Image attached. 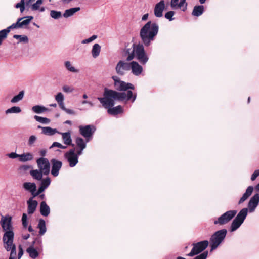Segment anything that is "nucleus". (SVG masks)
I'll list each match as a JSON object with an SVG mask.
<instances>
[{
	"instance_id": "obj_1",
	"label": "nucleus",
	"mask_w": 259,
	"mask_h": 259,
	"mask_svg": "<svg viewBox=\"0 0 259 259\" xmlns=\"http://www.w3.org/2000/svg\"><path fill=\"white\" fill-rule=\"evenodd\" d=\"M137 97L136 93L133 94L132 91L128 90L127 92H118L114 90L105 88L103 93V97H98L97 99L100 101L103 107L105 108L112 107L116 100L127 101L132 100L134 102Z\"/></svg>"
},
{
	"instance_id": "obj_2",
	"label": "nucleus",
	"mask_w": 259,
	"mask_h": 259,
	"mask_svg": "<svg viewBox=\"0 0 259 259\" xmlns=\"http://www.w3.org/2000/svg\"><path fill=\"white\" fill-rule=\"evenodd\" d=\"M12 218L9 215L2 217L1 220V224L5 233L3 237L4 247L6 250H12L11 256L15 255V246L13 243L14 234L12 230L11 224Z\"/></svg>"
},
{
	"instance_id": "obj_3",
	"label": "nucleus",
	"mask_w": 259,
	"mask_h": 259,
	"mask_svg": "<svg viewBox=\"0 0 259 259\" xmlns=\"http://www.w3.org/2000/svg\"><path fill=\"white\" fill-rule=\"evenodd\" d=\"M159 30L158 25L155 23L148 21L141 29L140 38L145 46H149L154 40Z\"/></svg>"
},
{
	"instance_id": "obj_4",
	"label": "nucleus",
	"mask_w": 259,
	"mask_h": 259,
	"mask_svg": "<svg viewBox=\"0 0 259 259\" xmlns=\"http://www.w3.org/2000/svg\"><path fill=\"white\" fill-rule=\"evenodd\" d=\"M125 53L127 55V61H131L136 57L141 64H145L149 59L142 44H133L131 48L126 49Z\"/></svg>"
},
{
	"instance_id": "obj_5",
	"label": "nucleus",
	"mask_w": 259,
	"mask_h": 259,
	"mask_svg": "<svg viewBox=\"0 0 259 259\" xmlns=\"http://www.w3.org/2000/svg\"><path fill=\"white\" fill-rule=\"evenodd\" d=\"M227 231L225 229L216 231L211 237L210 239V251L217 249L221 244L226 237Z\"/></svg>"
},
{
	"instance_id": "obj_6",
	"label": "nucleus",
	"mask_w": 259,
	"mask_h": 259,
	"mask_svg": "<svg viewBox=\"0 0 259 259\" xmlns=\"http://www.w3.org/2000/svg\"><path fill=\"white\" fill-rule=\"evenodd\" d=\"M42 248L41 238H36L33 241L32 244L26 249V252L28 253L30 257L35 259L38 256L39 252L42 251Z\"/></svg>"
},
{
	"instance_id": "obj_7",
	"label": "nucleus",
	"mask_w": 259,
	"mask_h": 259,
	"mask_svg": "<svg viewBox=\"0 0 259 259\" xmlns=\"http://www.w3.org/2000/svg\"><path fill=\"white\" fill-rule=\"evenodd\" d=\"M248 213V209L246 208L242 209L233 220L230 226L231 232H234L240 227L243 223Z\"/></svg>"
},
{
	"instance_id": "obj_8",
	"label": "nucleus",
	"mask_w": 259,
	"mask_h": 259,
	"mask_svg": "<svg viewBox=\"0 0 259 259\" xmlns=\"http://www.w3.org/2000/svg\"><path fill=\"white\" fill-rule=\"evenodd\" d=\"M237 211L235 210H229L219 217L214 221L215 225H223L229 222L236 214Z\"/></svg>"
},
{
	"instance_id": "obj_9",
	"label": "nucleus",
	"mask_w": 259,
	"mask_h": 259,
	"mask_svg": "<svg viewBox=\"0 0 259 259\" xmlns=\"http://www.w3.org/2000/svg\"><path fill=\"white\" fill-rule=\"evenodd\" d=\"M209 242L207 240L200 241L193 244V248L191 252L187 254L189 256H193L204 251L208 246Z\"/></svg>"
},
{
	"instance_id": "obj_10",
	"label": "nucleus",
	"mask_w": 259,
	"mask_h": 259,
	"mask_svg": "<svg viewBox=\"0 0 259 259\" xmlns=\"http://www.w3.org/2000/svg\"><path fill=\"white\" fill-rule=\"evenodd\" d=\"M78 128L80 134L85 138L87 143L90 140V138L92 137L96 130L93 125H80Z\"/></svg>"
},
{
	"instance_id": "obj_11",
	"label": "nucleus",
	"mask_w": 259,
	"mask_h": 259,
	"mask_svg": "<svg viewBox=\"0 0 259 259\" xmlns=\"http://www.w3.org/2000/svg\"><path fill=\"white\" fill-rule=\"evenodd\" d=\"M112 79L114 82V85L115 89L118 91H126L128 89L134 90L135 87L131 83H126L121 80L117 76H113Z\"/></svg>"
},
{
	"instance_id": "obj_12",
	"label": "nucleus",
	"mask_w": 259,
	"mask_h": 259,
	"mask_svg": "<svg viewBox=\"0 0 259 259\" xmlns=\"http://www.w3.org/2000/svg\"><path fill=\"white\" fill-rule=\"evenodd\" d=\"M38 169L44 173V175H48L50 171V163L49 160L44 157L39 158L36 160Z\"/></svg>"
},
{
	"instance_id": "obj_13",
	"label": "nucleus",
	"mask_w": 259,
	"mask_h": 259,
	"mask_svg": "<svg viewBox=\"0 0 259 259\" xmlns=\"http://www.w3.org/2000/svg\"><path fill=\"white\" fill-rule=\"evenodd\" d=\"M64 156L71 167H74L78 162V157L77 155L75 154L74 149H70Z\"/></svg>"
},
{
	"instance_id": "obj_14",
	"label": "nucleus",
	"mask_w": 259,
	"mask_h": 259,
	"mask_svg": "<svg viewBox=\"0 0 259 259\" xmlns=\"http://www.w3.org/2000/svg\"><path fill=\"white\" fill-rule=\"evenodd\" d=\"M131 62H126L123 60H120L117 64L115 70L117 73L120 75L125 74L126 71L130 70Z\"/></svg>"
},
{
	"instance_id": "obj_15",
	"label": "nucleus",
	"mask_w": 259,
	"mask_h": 259,
	"mask_svg": "<svg viewBox=\"0 0 259 259\" xmlns=\"http://www.w3.org/2000/svg\"><path fill=\"white\" fill-rule=\"evenodd\" d=\"M51 162L52 164L51 174L54 177H57L59 175V170L62 165V163L61 161L55 159H51Z\"/></svg>"
},
{
	"instance_id": "obj_16",
	"label": "nucleus",
	"mask_w": 259,
	"mask_h": 259,
	"mask_svg": "<svg viewBox=\"0 0 259 259\" xmlns=\"http://www.w3.org/2000/svg\"><path fill=\"white\" fill-rule=\"evenodd\" d=\"M259 203V194H255V195L252 196L251 199H250L248 204V211L250 212H253L254 211L255 208L257 207Z\"/></svg>"
},
{
	"instance_id": "obj_17",
	"label": "nucleus",
	"mask_w": 259,
	"mask_h": 259,
	"mask_svg": "<svg viewBox=\"0 0 259 259\" xmlns=\"http://www.w3.org/2000/svg\"><path fill=\"white\" fill-rule=\"evenodd\" d=\"M130 65V70L134 75L140 76L143 72V67L138 62L134 61H132Z\"/></svg>"
},
{
	"instance_id": "obj_18",
	"label": "nucleus",
	"mask_w": 259,
	"mask_h": 259,
	"mask_svg": "<svg viewBox=\"0 0 259 259\" xmlns=\"http://www.w3.org/2000/svg\"><path fill=\"white\" fill-rule=\"evenodd\" d=\"M187 4L186 0H171L170 7L173 9H177L178 8L182 9V11H185L187 9Z\"/></svg>"
},
{
	"instance_id": "obj_19",
	"label": "nucleus",
	"mask_w": 259,
	"mask_h": 259,
	"mask_svg": "<svg viewBox=\"0 0 259 259\" xmlns=\"http://www.w3.org/2000/svg\"><path fill=\"white\" fill-rule=\"evenodd\" d=\"M165 8V3L163 0L160 1L159 3L156 4L154 13L156 17H161L163 16V11Z\"/></svg>"
},
{
	"instance_id": "obj_20",
	"label": "nucleus",
	"mask_w": 259,
	"mask_h": 259,
	"mask_svg": "<svg viewBox=\"0 0 259 259\" xmlns=\"http://www.w3.org/2000/svg\"><path fill=\"white\" fill-rule=\"evenodd\" d=\"M23 187L25 190L29 191L33 197L37 196L35 195L37 192L36 191V186L34 183L25 182L23 184Z\"/></svg>"
},
{
	"instance_id": "obj_21",
	"label": "nucleus",
	"mask_w": 259,
	"mask_h": 259,
	"mask_svg": "<svg viewBox=\"0 0 259 259\" xmlns=\"http://www.w3.org/2000/svg\"><path fill=\"white\" fill-rule=\"evenodd\" d=\"M41 181L40 186L38 188L35 195H38L47 189L51 183V180L49 178H46L44 179H42Z\"/></svg>"
},
{
	"instance_id": "obj_22",
	"label": "nucleus",
	"mask_w": 259,
	"mask_h": 259,
	"mask_svg": "<svg viewBox=\"0 0 259 259\" xmlns=\"http://www.w3.org/2000/svg\"><path fill=\"white\" fill-rule=\"evenodd\" d=\"M28 204L27 211L28 214H32L34 212L37 206V202L30 198L27 202Z\"/></svg>"
},
{
	"instance_id": "obj_23",
	"label": "nucleus",
	"mask_w": 259,
	"mask_h": 259,
	"mask_svg": "<svg viewBox=\"0 0 259 259\" xmlns=\"http://www.w3.org/2000/svg\"><path fill=\"white\" fill-rule=\"evenodd\" d=\"M253 187L252 186H250L247 187L245 192L243 194L242 196L239 200L238 204H240L244 202L249 198L250 196H251L253 191Z\"/></svg>"
},
{
	"instance_id": "obj_24",
	"label": "nucleus",
	"mask_w": 259,
	"mask_h": 259,
	"mask_svg": "<svg viewBox=\"0 0 259 259\" xmlns=\"http://www.w3.org/2000/svg\"><path fill=\"white\" fill-rule=\"evenodd\" d=\"M6 250L7 251H10V256H9V259H20L21 258V257L22 256V255L23 254V252H24L21 245H19L18 247V253L17 255L16 246H15V250H14L15 255H14L11 256V252H12L11 251H12V250H11V249Z\"/></svg>"
},
{
	"instance_id": "obj_25",
	"label": "nucleus",
	"mask_w": 259,
	"mask_h": 259,
	"mask_svg": "<svg viewBox=\"0 0 259 259\" xmlns=\"http://www.w3.org/2000/svg\"><path fill=\"white\" fill-rule=\"evenodd\" d=\"M58 134L61 135L63 142L65 145H72V140L71 137V133L70 132L65 133L59 132Z\"/></svg>"
},
{
	"instance_id": "obj_26",
	"label": "nucleus",
	"mask_w": 259,
	"mask_h": 259,
	"mask_svg": "<svg viewBox=\"0 0 259 259\" xmlns=\"http://www.w3.org/2000/svg\"><path fill=\"white\" fill-rule=\"evenodd\" d=\"M33 19V17L31 16L19 18L18 21H19V27L23 28L24 26L28 25Z\"/></svg>"
},
{
	"instance_id": "obj_27",
	"label": "nucleus",
	"mask_w": 259,
	"mask_h": 259,
	"mask_svg": "<svg viewBox=\"0 0 259 259\" xmlns=\"http://www.w3.org/2000/svg\"><path fill=\"white\" fill-rule=\"evenodd\" d=\"M40 212L44 217H47L50 214V207L45 201H42L40 203Z\"/></svg>"
},
{
	"instance_id": "obj_28",
	"label": "nucleus",
	"mask_w": 259,
	"mask_h": 259,
	"mask_svg": "<svg viewBox=\"0 0 259 259\" xmlns=\"http://www.w3.org/2000/svg\"><path fill=\"white\" fill-rule=\"evenodd\" d=\"M34 3L31 6V9L32 10H38L42 4V0H28L26 2V5H29Z\"/></svg>"
},
{
	"instance_id": "obj_29",
	"label": "nucleus",
	"mask_w": 259,
	"mask_h": 259,
	"mask_svg": "<svg viewBox=\"0 0 259 259\" xmlns=\"http://www.w3.org/2000/svg\"><path fill=\"white\" fill-rule=\"evenodd\" d=\"M30 175L32 177L37 181H40L42 179L44 173L40 170L33 169L30 171Z\"/></svg>"
},
{
	"instance_id": "obj_30",
	"label": "nucleus",
	"mask_w": 259,
	"mask_h": 259,
	"mask_svg": "<svg viewBox=\"0 0 259 259\" xmlns=\"http://www.w3.org/2000/svg\"><path fill=\"white\" fill-rule=\"evenodd\" d=\"M107 112L109 114L115 115L123 112L122 107L120 105L114 107H109L107 108Z\"/></svg>"
},
{
	"instance_id": "obj_31",
	"label": "nucleus",
	"mask_w": 259,
	"mask_h": 259,
	"mask_svg": "<svg viewBox=\"0 0 259 259\" xmlns=\"http://www.w3.org/2000/svg\"><path fill=\"white\" fill-rule=\"evenodd\" d=\"M64 65L65 68L70 72L77 73L79 71V70L76 68L69 61H65Z\"/></svg>"
},
{
	"instance_id": "obj_32",
	"label": "nucleus",
	"mask_w": 259,
	"mask_h": 259,
	"mask_svg": "<svg viewBox=\"0 0 259 259\" xmlns=\"http://www.w3.org/2000/svg\"><path fill=\"white\" fill-rule=\"evenodd\" d=\"M33 159V155L32 154L27 152L19 155V160L21 162H26L31 161Z\"/></svg>"
},
{
	"instance_id": "obj_33",
	"label": "nucleus",
	"mask_w": 259,
	"mask_h": 259,
	"mask_svg": "<svg viewBox=\"0 0 259 259\" xmlns=\"http://www.w3.org/2000/svg\"><path fill=\"white\" fill-rule=\"evenodd\" d=\"M80 7L72 8L69 9H67L64 11L63 13V17L65 18H68L73 16L75 13L80 10Z\"/></svg>"
},
{
	"instance_id": "obj_34",
	"label": "nucleus",
	"mask_w": 259,
	"mask_h": 259,
	"mask_svg": "<svg viewBox=\"0 0 259 259\" xmlns=\"http://www.w3.org/2000/svg\"><path fill=\"white\" fill-rule=\"evenodd\" d=\"M204 6L202 5L196 6L192 12V15L196 17L201 16L204 12Z\"/></svg>"
},
{
	"instance_id": "obj_35",
	"label": "nucleus",
	"mask_w": 259,
	"mask_h": 259,
	"mask_svg": "<svg viewBox=\"0 0 259 259\" xmlns=\"http://www.w3.org/2000/svg\"><path fill=\"white\" fill-rule=\"evenodd\" d=\"M59 132L56 129L52 128L49 126L42 127V133L46 135L52 136Z\"/></svg>"
},
{
	"instance_id": "obj_36",
	"label": "nucleus",
	"mask_w": 259,
	"mask_h": 259,
	"mask_svg": "<svg viewBox=\"0 0 259 259\" xmlns=\"http://www.w3.org/2000/svg\"><path fill=\"white\" fill-rule=\"evenodd\" d=\"M101 52V46L98 44H95L92 47L91 53L94 58L99 56Z\"/></svg>"
},
{
	"instance_id": "obj_37",
	"label": "nucleus",
	"mask_w": 259,
	"mask_h": 259,
	"mask_svg": "<svg viewBox=\"0 0 259 259\" xmlns=\"http://www.w3.org/2000/svg\"><path fill=\"white\" fill-rule=\"evenodd\" d=\"M32 110L35 113L41 114L49 110L42 105H35L32 107Z\"/></svg>"
},
{
	"instance_id": "obj_38",
	"label": "nucleus",
	"mask_w": 259,
	"mask_h": 259,
	"mask_svg": "<svg viewBox=\"0 0 259 259\" xmlns=\"http://www.w3.org/2000/svg\"><path fill=\"white\" fill-rule=\"evenodd\" d=\"M37 228L39 229V233L40 235H44L46 232V223L45 221L40 219L39 220L38 224L37 225Z\"/></svg>"
},
{
	"instance_id": "obj_39",
	"label": "nucleus",
	"mask_w": 259,
	"mask_h": 259,
	"mask_svg": "<svg viewBox=\"0 0 259 259\" xmlns=\"http://www.w3.org/2000/svg\"><path fill=\"white\" fill-rule=\"evenodd\" d=\"M21 112V109L19 106H13L5 111L6 114L15 113L18 114Z\"/></svg>"
},
{
	"instance_id": "obj_40",
	"label": "nucleus",
	"mask_w": 259,
	"mask_h": 259,
	"mask_svg": "<svg viewBox=\"0 0 259 259\" xmlns=\"http://www.w3.org/2000/svg\"><path fill=\"white\" fill-rule=\"evenodd\" d=\"M24 91H21L19 94L15 96L11 100V102L12 103H16L20 101L24 97Z\"/></svg>"
},
{
	"instance_id": "obj_41",
	"label": "nucleus",
	"mask_w": 259,
	"mask_h": 259,
	"mask_svg": "<svg viewBox=\"0 0 259 259\" xmlns=\"http://www.w3.org/2000/svg\"><path fill=\"white\" fill-rule=\"evenodd\" d=\"M76 144L77 147L82 149H84L86 147V143L84 140L80 137H77L76 139Z\"/></svg>"
},
{
	"instance_id": "obj_42",
	"label": "nucleus",
	"mask_w": 259,
	"mask_h": 259,
	"mask_svg": "<svg viewBox=\"0 0 259 259\" xmlns=\"http://www.w3.org/2000/svg\"><path fill=\"white\" fill-rule=\"evenodd\" d=\"M62 16V13L60 11L56 10H51L50 11V16L54 19H58L60 18Z\"/></svg>"
},
{
	"instance_id": "obj_43",
	"label": "nucleus",
	"mask_w": 259,
	"mask_h": 259,
	"mask_svg": "<svg viewBox=\"0 0 259 259\" xmlns=\"http://www.w3.org/2000/svg\"><path fill=\"white\" fill-rule=\"evenodd\" d=\"M34 118L37 121L44 124H49L50 122V120L46 117H42L35 115Z\"/></svg>"
},
{
	"instance_id": "obj_44",
	"label": "nucleus",
	"mask_w": 259,
	"mask_h": 259,
	"mask_svg": "<svg viewBox=\"0 0 259 259\" xmlns=\"http://www.w3.org/2000/svg\"><path fill=\"white\" fill-rule=\"evenodd\" d=\"M8 34V30L3 29L0 31V46L2 44L3 41L7 38Z\"/></svg>"
},
{
	"instance_id": "obj_45",
	"label": "nucleus",
	"mask_w": 259,
	"mask_h": 259,
	"mask_svg": "<svg viewBox=\"0 0 259 259\" xmlns=\"http://www.w3.org/2000/svg\"><path fill=\"white\" fill-rule=\"evenodd\" d=\"M13 37L16 39H19V42H25L27 43L28 42V37L26 35H21L15 34L13 36Z\"/></svg>"
},
{
	"instance_id": "obj_46",
	"label": "nucleus",
	"mask_w": 259,
	"mask_h": 259,
	"mask_svg": "<svg viewBox=\"0 0 259 259\" xmlns=\"http://www.w3.org/2000/svg\"><path fill=\"white\" fill-rule=\"evenodd\" d=\"M25 0H21L15 5V8L20 9L21 13H23L25 10Z\"/></svg>"
},
{
	"instance_id": "obj_47",
	"label": "nucleus",
	"mask_w": 259,
	"mask_h": 259,
	"mask_svg": "<svg viewBox=\"0 0 259 259\" xmlns=\"http://www.w3.org/2000/svg\"><path fill=\"white\" fill-rule=\"evenodd\" d=\"M62 90L65 93H71L74 91V88L72 86L65 85L62 87Z\"/></svg>"
},
{
	"instance_id": "obj_48",
	"label": "nucleus",
	"mask_w": 259,
	"mask_h": 259,
	"mask_svg": "<svg viewBox=\"0 0 259 259\" xmlns=\"http://www.w3.org/2000/svg\"><path fill=\"white\" fill-rule=\"evenodd\" d=\"M57 103L63 102L64 100V96L61 92L58 93L55 97Z\"/></svg>"
},
{
	"instance_id": "obj_49",
	"label": "nucleus",
	"mask_w": 259,
	"mask_h": 259,
	"mask_svg": "<svg viewBox=\"0 0 259 259\" xmlns=\"http://www.w3.org/2000/svg\"><path fill=\"white\" fill-rule=\"evenodd\" d=\"M37 140V137L35 135H31L29 137L28 141V145L30 146H33L34 143Z\"/></svg>"
},
{
	"instance_id": "obj_50",
	"label": "nucleus",
	"mask_w": 259,
	"mask_h": 259,
	"mask_svg": "<svg viewBox=\"0 0 259 259\" xmlns=\"http://www.w3.org/2000/svg\"><path fill=\"white\" fill-rule=\"evenodd\" d=\"M97 38V35H93L91 37H90L89 38L85 39L81 41V44H89L93 41H94L95 39H96Z\"/></svg>"
},
{
	"instance_id": "obj_51",
	"label": "nucleus",
	"mask_w": 259,
	"mask_h": 259,
	"mask_svg": "<svg viewBox=\"0 0 259 259\" xmlns=\"http://www.w3.org/2000/svg\"><path fill=\"white\" fill-rule=\"evenodd\" d=\"M22 223L23 227L26 228L28 226L27 216L26 213H23L22 217Z\"/></svg>"
},
{
	"instance_id": "obj_52",
	"label": "nucleus",
	"mask_w": 259,
	"mask_h": 259,
	"mask_svg": "<svg viewBox=\"0 0 259 259\" xmlns=\"http://www.w3.org/2000/svg\"><path fill=\"white\" fill-rule=\"evenodd\" d=\"M208 255V251H204L200 255L196 256L194 259H206Z\"/></svg>"
},
{
	"instance_id": "obj_53",
	"label": "nucleus",
	"mask_w": 259,
	"mask_h": 259,
	"mask_svg": "<svg viewBox=\"0 0 259 259\" xmlns=\"http://www.w3.org/2000/svg\"><path fill=\"white\" fill-rule=\"evenodd\" d=\"M174 15V12L173 11H168L165 14V17L169 20L170 21H171L174 19L172 18L173 16Z\"/></svg>"
},
{
	"instance_id": "obj_54",
	"label": "nucleus",
	"mask_w": 259,
	"mask_h": 259,
	"mask_svg": "<svg viewBox=\"0 0 259 259\" xmlns=\"http://www.w3.org/2000/svg\"><path fill=\"white\" fill-rule=\"evenodd\" d=\"M19 21L17 20V22L16 23H13L11 26L7 27L6 29H5V30H8L9 33L11 29H14V28H19Z\"/></svg>"
},
{
	"instance_id": "obj_55",
	"label": "nucleus",
	"mask_w": 259,
	"mask_h": 259,
	"mask_svg": "<svg viewBox=\"0 0 259 259\" xmlns=\"http://www.w3.org/2000/svg\"><path fill=\"white\" fill-rule=\"evenodd\" d=\"M54 147H57L58 148H61V149H65L66 148V146L62 145L61 144H60L59 142H54L52 146L50 147V148Z\"/></svg>"
},
{
	"instance_id": "obj_56",
	"label": "nucleus",
	"mask_w": 259,
	"mask_h": 259,
	"mask_svg": "<svg viewBox=\"0 0 259 259\" xmlns=\"http://www.w3.org/2000/svg\"><path fill=\"white\" fill-rule=\"evenodd\" d=\"M259 176V169L255 170L253 174L251 175V180L252 181H254L256 178Z\"/></svg>"
},
{
	"instance_id": "obj_57",
	"label": "nucleus",
	"mask_w": 259,
	"mask_h": 259,
	"mask_svg": "<svg viewBox=\"0 0 259 259\" xmlns=\"http://www.w3.org/2000/svg\"><path fill=\"white\" fill-rule=\"evenodd\" d=\"M7 155L9 158H12V159H15L17 157L19 158V154H18L15 152H11L9 154H8Z\"/></svg>"
},
{
	"instance_id": "obj_58",
	"label": "nucleus",
	"mask_w": 259,
	"mask_h": 259,
	"mask_svg": "<svg viewBox=\"0 0 259 259\" xmlns=\"http://www.w3.org/2000/svg\"><path fill=\"white\" fill-rule=\"evenodd\" d=\"M64 111L67 113V114H71V115H74L75 114V112L74 110H71V109H67V108H65V109L64 110Z\"/></svg>"
},
{
	"instance_id": "obj_59",
	"label": "nucleus",
	"mask_w": 259,
	"mask_h": 259,
	"mask_svg": "<svg viewBox=\"0 0 259 259\" xmlns=\"http://www.w3.org/2000/svg\"><path fill=\"white\" fill-rule=\"evenodd\" d=\"M60 108L63 110V111H64V110L65 109L66 107H65V105H64V101L63 102H59L58 103Z\"/></svg>"
},
{
	"instance_id": "obj_60",
	"label": "nucleus",
	"mask_w": 259,
	"mask_h": 259,
	"mask_svg": "<svg viewBox=\"0 0 259 259\" xmlns=\"http://www.w3.org/2000/svg\"><path fill=\"white\" fill-rule=\"evenodd\" d=\"M31 168V166L29 165H23L20 167V169L22 170H27Z\"/></svg>"
},
{
	"instance_id": "obj_61",
	"label": "nucleus",
	"mask_w": 259,
	"mask_h": 259,
	"mask_svg": "<svg viewBox=\"0 0 259 259\" xmlns=\"http://www.w3.org/2000/svg\"><path fill=\"white\" fill-rule=\"evenodd\" d=\"M39 155L41 156H45L47 153V150L46 149H41L39 152Z\"/></svg>"
},
{
	"instance_id": "obj_62",
	"label": "nucleus",
	"mask_w": 259,
	"mask_h": 259,
	"mask_svg": "<svg viewBox=\"0 0 259 259\" xmlns=\"http://www.w3.org/2000/svg\"><path fill=\"white\" fill-rule=\"evenodd\" d=\"M83 149H82L81 148H79V150L77 151L76 153H75V154L77 155V157H78L79 155H81L82 153V151Z\"/></svg>"
},
{
	"instance_id": "obj_63",
	"label": "nucleus",
	"mask_w": 259,
	"mask_h": 259,
	"mask_svg": "<svg viewBox=\"0 0 259 259\" xmlns=\"http://www.w3.org/2000/svg\"><path fill=\"white\" fill-rule=\"evenodd\" d=\"M148 16H149V15H148V13L144 14V15L142 16V21H145V20H146L148 19Z\"/></svg>"
},
{
	"instance_id": "obj_64",
	"label": "nucleus",
	"mask_w": 259,
	"mask_h": 259,
	"mask_svg": "<svg viewBox=\"0 0 259 259\" xmlns=\"http://www.w3.org/2000/svg\"><path fill=\"white\" fill-rule=\"evenodd\" d=\"M29 237H30V235L28 234L24 235L22 236V238L24 240H27V239H28L29 238Z\"/></svg>"
}]
</instances>
